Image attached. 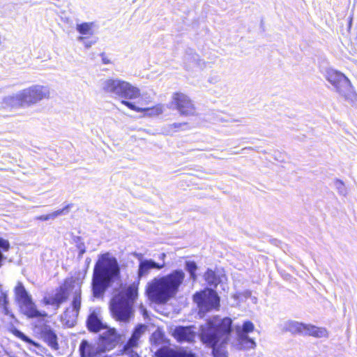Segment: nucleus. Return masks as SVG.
Masks as SVG:
<instances>
[{"label":"nucleus","instance_id":"nucleus-27","mask_svg":"<svg viewBox=\"0 0 357 357\" xmlns=\"http://www.w3.org/2000/svg\"><path fill=\"white\" fill-rule=\"evenodd\" d=\"M233 297L239 302H245L248 299H250L251 303L253 304H256L257 302V298L255 296H252L251 291L248 290L238 292L235 294Z\"/></svg>","mask_w":357,"mask_h":357},{"label":"nucleus","instance_id":"nucleus-36","mask_svg":"<svg viewBox=\"0 0 357 357\" xmlns=\"http://www.w3.org/2000/svg\"><path fill=\"white\" fill-rule=\"evenodd\" d=\"M178 357H200L198 354L184 348L178 349Z\"/></svg>","mask_w":357,"mask_h":357},{"label":"nucleus","instance_id":"nucleus-32","mask_svg":"<svg viewBox=\"0 0 357 357\" xmlns=\"http://www.w3.org/2000/svg\"><path fill=\"white\" fill-rule=\"evenodd\" d=\"M185 269L188 272H189L192 280L195 281L197 280V275L195 271L197 269L196 264L194 261H187L185 263Z\"/></svg>","mask_w":357,"mask_h":357},{"label":"nucleus","instance_id":"nucleus-14","mask_svg":"<svg viewBox=\"0 0 357 357\" xmlns=\"http://www.w3.org/2000/svg\"><path fill=\"white\" fill-rule=\"evenodd\" d=\"M118 335L115 329L110 328L101 334L98 342L102 348V351H106L112 349L115 347Z\"/></svg>","mask_w":357,"mask_h":357},{"label":"nucleus","instance_id":"nucleus-26","mask_svg":"<svg viewBox=\"0 0 357 357\" xmlns=\"http://www.w3.org/2000/svg\"><path fill=\"white\" fill-rule=\"evenodd\" d=\"M155 357H178V349L163 347L155 353Z\"/></svg>","mask_w":357,"mask_h":357},{"label":"nucleus","instance_id":"nucleus-38","mask_svg":"<svg viewBox=\"0 0 357 357\" xmlns=\"http://www.w3.org/2000/svg\"><path fill=\"white\" fill-rule=\"evenodd\" d=\"M12 332L16 337H19L20 339H21L26 342L32 343V341L29 337H27L24 333H22L21 331L15 328L12 331Z\"/></svg>","mask_w":357,"mask_h":357},{"label":"nucleus","instance_id":"nucleus-12","mask_svg":"<svg viewBox=\"0 0 357 357\" xmlns=\"http://www.w3.org/2000/svg\"><path fill=\"white\" fill-rule=\"evenodd\" d=\"M68 282H66L63 287L57 289L56 292L52 296L45 297L42 301L45 305H52L54 310L56 311L60 305L66 301L68 297Z\"/></svg>","mask_w":357,"mask_h":357},{"label":"nucleus","instance_id":"nucleus-3","mask_svg":"<svg viewBox=\"0 0 357 357\" xmlns=\"http://www.w3.org/2000/svg\"><path fill=\"white\" fill-rule=\"evenodd\" d=\"M185 278L182 270H174L167 275L153 278L146 285L145 292L149 300L157 304L167 303L176 296Z\"/></svg>","mask_w":357,"mask_h":357},{"label":"nucleus","instance_id":"nucleus-41","mask_svg":"<svg viewBox=\"0 0 357 357\" xmlns=\"http://www.w3.org/2000/svg\"><path fill=\"white\" fill-rule=\"evenodd\" d=\"M77 40L78 41H83L84 43V45L86 48H89L92 46V45H93L96 41L95 40H85V37H83V36H79L77 38Z\"/></svg>","mask_w":357,"mask_h":357},{"label":"nucleus","instance_id":"nucleus-35","mask_svg":"<svg viewBox=\"0 0 357 357\" xmlns=\"http://www.w3.org/2000/svg\"><path fill=\"white\" fill-rule=\"evenodd\" d=\"M8 298L7 294L6 292H3L2 291H0V307L3 308L5 314H8Z\"/></svg>","mask_w":357,"mask_h":357},{"label":"nucleus","instance_id":"nucleus-44","mask_svg":"<svg viewBox=\"0 0 357 357\" xmlns=\"http://www.w3.org/2000/svg\"><path fill=\"white\" fill-rule=\"evenodd\" d=\"M139 309L144 316L146 314V309L142 305L140 306Z\"/></svg>","mask_w":357,"mask_h":357},{"label":"nucleus","instance_id":"nucleus-33","mask_svg":"<svg viewBox=\"0 0 357 357\" xmlns=\"http://www.w3.org/2000/svg\"><path fill=\"white\" fill-rule=\"evenodd\" d=\"M137 347L138 345H129V342H128L127 344L124 346L123 352L125 354L130 357H139L138 354L133 351V349Z\"/></svg>","mask_w":357,"mask_h":357},{"label":"nucleus","instance_id":"nucleus-37","mask_svg":"<svg viewBox=\"0 0 357 357\" xmlns=\"http://www.w3.org/2000/svg\"><path fill=\"white\" fill-rule=\"evenodd\" d=\"M47 338L48 339L50 344L53 347L56 348L57 343H56V335L52 333V331H50L47 334Z\"/></svg>","mask_w":357,"mask_h":357},{"label":"nucleus","instance_id":"nucleus-9","mask_svg":"<svg viewBox=\"0 0 357 357\" xmlns=\"http://www.w3.org/2000/svg\"><path fill=\"white\" fill-rule=\"evenodd\" d=\"M193 299L199 309V313H205L219 307L220 298L217 293L211 289L196 293Z\"/></svg>","mask_w":357,"mask_h":357},{"label":"nucleus","instance_id":"nucleus-30","mask_svg":"<svg viewBox=\"0 0 357 357\" xmlns=\"http://www.w3.org/2000/svg\"><path fill=\"white\" fill-rule=\"evenodd\" d=\"M204 278L209 285L216 286L220 282L215 272L208 269L204 274Z\"/></svg>","mask_w":357,"mask_h":357},{"label":"nucleus","instance_id":"nucleus-34","mask_svg":"<svg viewBox=\"0 0 357 357\" xmlns=\"http://www.w3.org/2000/svg\"><path fill=\"white\" fill-rule=\"evenodd\" d=\"M334 185L340 195L345 196L347 194V188L341 180L336 179Z\"/></svg>","mask_w":357,"mask_h":357},{"label":"nucleus","instance_id":"nucleus-46","mask_svg":"<svg viewBox=\"0 0 357 357\" xmlns=\"http://www.w3.org/2000/svg\"><path fill=\"white\" fill-rule=\"evenodd\" d=\"M199 314H202V313H199ZM202 314H204V313H202ZM200 317H202V314H200Z\"/></svg>","mask_w":357,"mask_h":357},{"label":"nucleus","instance_id":"nucleus-7","mask_svg":"<svg viewBox=\"0 0 357 357\" xmlns=\"http://www.w3.org/2000/svg\"><path fill=\"white\" fill-rule=\"evenodd\" d=\"M255 331V325L250 321H246L242 325H237L234 328L235 338L231 344L238 349H250L256 347L253 338L249 336Z\"/></svg>","mask_w":357,"mask_h":357},{"label":"nucleus","instance_id":"nucleus-22","mask_svg":"<svg viewBox=\"0 0 357 357\" xmlns=\"http://www.w3.org/2000/svg\"><path fill=\"white\" fill-rule=\"evenodd\" d=\"M15 300L19 305L31 298L21 282H18L15 287Z\"/></svg>","mask_w":357,"mask_h":357},{"label":"nucleus","instance_id":"nucleus-11","mask_svg":"<svg viewBox=\"0 0 357 357\" xmlns=\"http://www.w3.org/2000/svg\"><path fill=\"white\" fill-rule=\"evenodd\" d=\"M210 63L195 52H186L183 59V67L191 75H196L206 69Z\"/></svg>","mask_w":357,"mask_h":357},{"label":"nucleus","instance_id":"nucleus-23","mask_svg":"<svg viewBox=\"0 0 357 357\" xmlns=\"http://www.w3.org/2000/svg\"><path fill=\"white\" fill-rule=\"evenodd\" d=\"M87 326L89 331L98 332L102 328V324L96 312H93L87 319Z\"/></svg>","mask_w":357,"mask_h":357},{"label":"nucleus","instance_id":"nucleus-21","mask_svg":"<svg viewBox=\"0 0 357 357\" xmlns=\"http://www.w3.org/2000/svg\"><path fill=\"white\" fill-rule=\"evenodd\" d=\"M303 333L305 335H312L316 337H326L327 331L324 328H319L310 324H305Z\"/></svg>","mask_w":357,"mask_h":357},{"label":"nucleus","instance_id":"nucleus-39","mask_svg":"<svg viewBox=\"0 0 357 357\" xmlns=\"http://www.w3.org/2000/svg\"><path fill=\"white\" fill-rule=\"evenodd\" d=\"M9 248H10L9 242L6 239L0 238V251L1 252V251L6 252L9 250Z\"/></svg>","mask_w":357,"mask_h":357},{"label":"nucleus","instance_id":"nucleus-18","mask_svg":"<svg viewBox=\"0 0 357 357\" xmlns=\"http://www.w3.org/2000/svg\"><path fill=\"white\" fill-rule=\"evenodd\" d=\"M3 104L6 107L11 108H17L25 107L24 98L22 97V91L16 93L6 96L3 100Z\"/></svg>","mask_w":357,"mask_h":357},{"label":"nucleus","instance_id":"nucleus-16","mask_svg":"<svg viewBox=\"0 0 357 357\" xmlns=\"http://www.w3.org/2000/svg\"><path fill=\"white\" fill-rule=\"evenodd\" d=\"M101 347L98 342L92 344L86 340H83L79 346V351L82 357H95L98 354L105 352V351H102V348Z\"/></svg>","mask_w":357,"mask_h":357},{"label":"nucleus","instance_id":"nucleus-45","mask_svg":"<svg viewBox=\"0 0 357 357\" xmlns=\"http://www.w3.org/2000/svg\"><path fill=\"white\" fill-rule=\"evenodd\" d=\"M142 259V255H140V257H138V259Z\"/></svg>","mask_w":357,"mask_h":357},{"label":"nucleus","instance_id":"nucleus-29","mask_svg":"<svg viewBox=\"0 0 357 357\" xmlns=\"http://www.w3.org/2000/svg\"><path fill=\"white\" fill-rule=\"evenodd\" d=\"M150 342L152 344L155 346L162 344L165 342L164 334L160 329H157L152 333L150 337Z\"/></svg>","mask_w":357,"mask_h":357},{"label":"nucleus","instance_id":"nucleus-40","mask_svg":"<svg viewBox=\"0 0 357 357\" xmlns=\"http://www.w3.org/2000/svg\"><path fill=\"white\" fill-rule=\"evenodd\" d=\"M186 123H174L169 126L170 128L172 130H174L175 131L178 130H182L183 127L186 126Z\"/></svg>","mask_w":357,"mask_h":357},{"label":"nucleus","instance_id":"nucleus-17","mask_svg":"<svg viewBox=\"0 0 357 357\" xmlns=\"http://www.w3.org/2000/svg\"><path fill=\"white\" fill-rule=\"evenodd\" d=\"M21 311L29 318H35L40 317H46L47 314L44 311H39L36 308V305L31 299L19 305Z\"/></svg>","mask_w":357,"mask_h":357},{"label":"nucleus","instance_id":"nucleus-1","mask_svg":"<svg viewBox=\"0 0 357 357\" xmlns=\"http://www.w3.org/2000/svg\"><path fill=\"white\" fill-rule=\"evenodd\" d=\"M102 90L111 96L121 99L122 105L136 112H144V116H155L164 112V106L158 104L149 107L150 98L144 97L140 89L131 83L118 78H109L101 82Z\"/></svg>","mask_w":357,"mask_h":357},{"label":"nucleus","instance_id":"nucleus-2","mask_svg":"<svg viewBox=\"0 0 357 357\" xmlns=\"http://www.w3.org/2000/svg\"><path fill=\"white\" fill-rule=\"evenodd\" d=\"M232 321L229 317L221 319L215 316L200 327L202 341L213 348L214 357H226V347L231 333Z\"/></svg>","mask_w":357,"mask_h":357},{"label":"nucleus","instance_id":"nucleus-31","mask_svg":"<svg viewBox=\"0 0 357 357\" xmlns=\"http://www.w3.org/2000/svg\"><path fill=\"white\" fill-rule=\"evenodd\" d=\"M66 211V212H68V207L64 208L61 210H57V211H56L52 213L47 214V215H40V216L38 217L37 219L39 220H42V221H46V220H48L50 219H54L56 217L64 214Z\"/></svg>","mask_w":357,"mask_h":357},{"label":"nucleus","instance_id":"nucleus-13","mask_svg":"<svg viewBox=\"0 0 357 357\" xmlns=\"http://www.w3.org/2000/svg\"><path fill=\"white\" fill-rule=\"evenodd\" d=\"M166 267V264L156 263L152 259H140L138 267V278H146L150 274L151 270L160 271Z\"/></svg>","mask_w":357,"mask_h":357},{"label":"nucleus","instance_id":"nucleus-28","mask_svg":"<svg viewBox=\"0 0 357 357\" xmlns=\"http://www.w3.org/2000/svg\"><path fill=\"white\" fill-rule=\"evenodd\" d=\"M81 289L79 284L77 283L75 289V295L72 302V309L79 312L81 307Z\"/></svg>","mask_w":357,"mask_h":357},{"label":"nucleus","instance_id":"nucleus-15","mask_svg":"<svg viewBox=\"0 0 357 357\" xmlns=\"http://www.w3.org/2000/svg\"><path fill=\"white\" fill-rule=\"evenodd\" d=\"M192 326L183 327L179 326L174 329L173 332L174 337L178 342H191L194 341L196 337L197 333Z\"/></svg>","mask_w":357,"mask_h":357},{"label":"nucleus","instance_id":"nucleus-10","mask_svg":"<svg viewBox=\"0 0 357 357\" xmlns=\"http://www.w3.org/2000/svg\"><path fill=\"white\" fill-rule=\"evenodd\" d=\"M21 91L24 102L28 107L36 105L43 99H48L50 96L49 87L40 84H34Z\"/></svg>","mask_w":357,"mask_h":357},{"label":"nucleus","instance_id":"nucleus-5","mask_svg":"<svg viewBox=\"0 0 357 357\" xmlns=\"http://www.w3.org/2000/svg\"><path fill=\"white\" fill-rule=\"evenodd\" d=\"M137 296V288L131 285L112 298L110 308L117 321H129L133 314L132 305Z\"/></svg>","mask_w":357,"mask_h":357},{"label":"nucleus","instance_id":"nucleus-20","mask_svg":"<svg viewBox=\"0 0 357 357\" xmlns=\"http://www.w3.org/2000/svg\"><path fill=\"white\" fill-rule=\"evenodd\" d=\"M79 312L72 308H67L61 316L62 322L68 327L75 326Z\"/></svg>","mask_w":357,"mask_h":357},{"label":"nucleus","instance_id":"nucleus-4","mask_svg":"<svg viewBox=\"0 0 357 357\" xmlns=\"http://www.w3.org/2000/svg\"><path fill=\"white\" fill-rule=\"evenodd\" d=\"M119 271L117 261L111 254L107 252L99 257L93 277V291L96 297L104 293L110 280L117 275Z\"/></svg>","mask_w":357,"mask_h":357},{"label":"nucleus","instance_id":"nucleus-8","mask_svg":"<svg viewBox=\"0 0 357 357\" xmlns=\"http://www.w3.org/2000/svg\"><path fill=\"white\" fill-rule=\"evenodd\" d=\"M171 107L176 109L181 116H193L196 115V107L190 97L183 92H175L172 96Z\"/></svg>","mask_w":357,"mask_h":357},{"label":"nucleus","instance_id":"nucleus-25","mask_svg":"<svg viewBox=\"0 0 357 357\" xmlns=\"http://www.w3.org/2000/svg\"><path fill=\"white\" fill-rule=\"evenodd\" d=\"M94 22H84L76 26V30L82 35L91 36L94 33Z\"/></svg>","mask_w":357,"mask_h":357},{"label":"nucleus","instance_id":"nucleus-24","mask_svg":"<svg viewBox=\"0 0 357 357\" xmlns=\"http://www.w3.org/2000/svg\"><path fill=\"white\" fill-rule=\"evenodd\" d=\"M147 331V326L144 324L138 325L135 329L131 337L128 340L129 345H138V341L141 336L144 334Z\"/></svg>","mask_w":357,"mask_h":357},{"label":"nucleus","instance_id":"nucleus-43","mask_svg":"<svg viewBox=\"0 0 357 357\" xmlns=\"http://www.w3.org/2000/svg\"><path fill=\"white\" fill-rule=\"evenodd\" d=\"M4 259V257L2 254V252L0 251V268L2 266V261Z\"/></svg>","mask_w":357,"mask_h":357},{"label":"nucleus","instance_id":"nucleus-42","mask_svg":"<svg viewBox=\"0 0 357 357\" xmlns=\"http://www.w3.org/2000/svg\"><path fill=\"white\" fill-rule=\"evenodd\" d=\"M167 257V255L166 253L165 252H162L160 255H159V259L160 260V261H159L158 263H164V264H166L165 263V259Z\"/></svg>","mask_w":357,"mask_h":357},{"label":"nucleus","instance_id":"nucleus-19","mask_svg":"<svg viewBox=\"0 0 357 357\" xmlns=\"http://www.w3.org/2000/svg\"><path fill=\"white\" fill-rule=\"evenodd\" d=\"M305 324L296 321L288 320L280 324V327L284 331L291 333H303Z\"/></svg>","mask_w":357,"mask_h":357},{"label":"nucleus","instance_id":"nucleus-6","mask_svg":"<svg viewBox=\"0 0 357 357\" xmlns=\"http://www.w3.org/2000/svg\"><path fill=\"white\" fill-rule=\"evenodd\" d=\"M325 77L345 100L354 102L357 100V94L354 91L350 80L342 73L334 70L328 69Z\"/></svg>","mask_w":357,"mask_h":357}]
</instances>
